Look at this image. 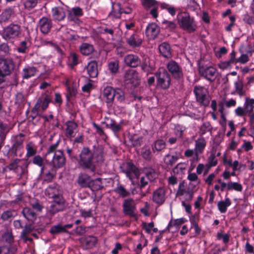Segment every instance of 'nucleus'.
<instances>
[{
	"label": "nucleus",
	"mask_w": 254,
	"mask_h": 254,
	"mask_svg": "<svg viewBox=\"0 0 254 254\" xmlns=\"http://www.w3.org/2000/svg\"><path fill=\"white\" fill-rule=\"evenodd\" d=\"M21 33V26L14 23H11L4 27L0 32L1 36L5 41H11L18 38Z\"/></svg>",
	"instance_id": "obj_1"
},
{
	"label": "nucleus",
	"mask_w": 254,
	"mask_h": 254,
	"mask_svg": "<svg viewBox=\"0 0 254 254\" xmlns=\"http://www.w3.org/2000/svg\"><path fill=\"white\" fill-rule=\"evenodd\" d=\"M156 77V86L158 88L166 89L171 84V77L168 72L164 68H160L155 74Z\"/></svg>",
	"instance_id": "obj_2"
},
{
	"label": "nucleus",
	"mask_w": 254,
	"mask_h": 254,
	"mask_svg": "<svg viewBox=\"0 0 254 254\" xmlns=\"http://www.w3.org/2000/svg\"><path fill=\"white\" fill-rule=\"evenodd\" d=\"M193 92L197 102L204 107L208 106L210 99L206 88L202 86H195Z\"/></svg>",
	"instance_id": "obj_3"
},
{
	"label": "nucleus",
	"mask_w": 254,
	"mask_h": 254,
	"mask_svg": "<svg viewBox=\"0 0 254 254\" xmlns=\"http://www.w3.org/2000/svg\"><path fill=\"white\" fill-rule=\"evenodd\" d=\"M181 26L185 30L192 32L195 30L196 26L193 19L187 13H181L178 16Z\"/></svg>",
	"instance_id": "obj_4"
},
{
	"label": "nucleus",
	"mask_w": 254,
	"mask_h": 254,
	"mask_svg": "<svg viewBox=\"0 0 254 254\" xmlns=\"http://www.w3.org/2000/svg\"><path fill=\"white\" fill-rule=\"evenodd\" d=\"M53 199V201L48 212L52 216L59 212L64 210L66 208L65 201L62 194Z\"/></svg>",
	"instance_id": "obj_5"
},
{
	"label": "nucleus",
	"mask_w": 254,
	"mask_h": 254,
	"mask_svg": "<svg viewBox=\"0 0 254 254\" xmlns=\"http://www.w3.org/2000/svg\"><path fill=\"white\" fill-rule=\"evenodd\" d=\"M198 70L202 77L211 82L214 81L216 78L217 69L212 66H205L199 65Z\"/></svg>",
	"instance_id": "obj_6"
},
{
	"label": "nucleus",
	"mask_w": 254,
	"mask_h": 254,
	"mask_svg": "<svg viewBox=\"0 0 254 254\" xmlns=\"http://www.w3.org/2000/svg\"><path fill=\"white\" fill-rule=\"evenodd\" d=\"M167 68L172 76L176 79L180 80L183 77V72L182 67L178 63L171 60L167 64Z\"/></svg>",
	"instance_id": "obj_7"
},
{
	"label": "nucleus",
	"mask_w": 254,
	"mask_h": 254,
	"mask_svg": "<svg viewBox=\"0 0 254 254\" xmlns=\"http://www.w3.org/2000/svg\"><path fill=\"white\" fill-rule=\"evenodd\" d=\"M124 213L130 217L136 216V203L132 198L124 199L123 203Z\"/></svg>",
	"instance_id": "obj_8"
},
{
	"label": "nucleus",
	"mask_w": 254,
	"mask_h": 254,
	"mask_svg": "<svg viewBox=\"0 0 254 254\" xmlns=\"http://www.w3.org/2000/svg\"><path fill=\"white\" fill-rule=\"evenodd\" d=\"M14 67V65L11 59H0V75L2 76L9 75Z\"/></svg>",
	"instance_id": "obj_9"
},
{
	"label": "nucleus",
	"mask_w": 254,
	"mask_h": 254,
	"mask_svg": "<svg viewBox=\"0 0 254 254\" xmlns=\"http://www.w3.org/2000/svg\"><path fill=\"white\" fill-rule=\"evenodd\" d=\"M25 139V135L23 133H20L12 136L11 141L12 142V149L15 151V156H21V153L17 154V151L20 150L23 147V142Z\"/></svg>",
	"instance_id": "obj_10"
},
{
	"label": "nucleus",
	"mask_w": 254,
	"mask_h": 254,
	"mask_svg": "<svg viewBox=\"0 0 254 254\" xmlns=\"http://www.w3.org/2000/svg\"><path fill=\"white\" fill-rule=\"evenodd\" d=\"M60 142V140H58L57 142L51 145L48 148L46 156L48 157H52L53 159H62L63 157V152L61 150H57V148Z\"/></svg>",
	"instance_id": "obj_11"
},
{
	"label": "nucleus",
	"mask_w": 254,
	"mask_h": 254,
	"mask_svg": "<svg viewBox=\"0 0 254 254\" xmlns=\"http://www.w3.org/2000/svg\"><path fill=\"white\" fill-rule=\"evenodd\" d=\"M125 64L131 67H136L141 64V60L136 55L128 54L124 57Z\"/></svg>",
	"instance_id": "obj_12"
},
{
	"label": "nucleus",
	"mask_w": 254,
	"mask_h": 254,
	"mask_svg": "<svg viewBox=\"0 0 254 254\" xmlns=\"http://www.w3.org/2000/svg\"><path fill=\"white\" fill-rule=\"evenodd\" d=\"M166 191L163 188H159L153 193L152 200L158 205L162 204L165 201Z\"/></svg>",
	"instance_id": "obj_13"
},
{
	"label": "nucleus",
	"mask_w": 254,
	"mask_h": 254,
	"mask_svg": "<svg viewBox=\"0 0 254 254\" xmlns=\"http://www.w3.org/2000/svg\"><path fill=\"white\" fill-rule=\"evenodd\" d=\"M45 193L46 196L50 198H54L59 196V195H62L60 187L57 184H54L48 186L45 190Z\"/></svg>",
	"instance_id": "obj_14"
},
{
	"label": "nucleus",
	"mask_w": 254,
	"mask_h": 254,
	"mask_svg": "<svg viewBox=\"0 0 254 254\" xmlns=\"http://www.w3.org/2000/svg\"><path fill=\"white\" fill-rule=\"evenodd\" d=\"M39 27L42 33L47 34L50 32L52 27L51 20L46 17H43L39 20Z\"/></svg>",
	"instance_id": "obj_15"
},
{
	"label": "nucleus",
	"mask_w": 254,
	"mask_h": 254,
	"mask_svg": "<svg viewBox=\"0 0 254 254\" xmlns=\"http://www.w3.org/2000/svg\"><path fill=\"white\" fill-rule=\"evenodd\" d=\"M185 183L183 182L180 183L177 192V195L179 196L185 195L186 200L187 201H190L193 198V192L190 189H188L187 190H185Z\"/></svg>",
	"instance_id": "obj_16"
},
{
	"label": "nucleus",
	"mask_w": 254,
	"mask_h": 254,
	"mask_svg": "<svg viewBox=\"0 0 254 254\" xmlns=\"http://www.w3.org/2000/svg\"><path fill=\"white\" fill-rule=\"evenodd\" d=\"M159 31V27L155 23H151L146 27L145 33L149 39H154L157 37Z\"/></svg>",
	"instance_id": "obj_17"
},
{
	"label": "nucleus",
	"mask_w": 254,
	"mask_h": 254,
	"mask_svg": "<svg viewBox=\"0 0 254 254\" xmlns=\"http://www.w3.org/2000/svg\"><path fill=\"white\" fill-rule=\"evenodd\" d=\"M125 165L126 174L130 180L132 179V174H134L136 177H138L139 176L138 169L132 163L128 162Z\"/></svg>",
	"instance_id": "obj_18"
},
{
	"label": "nucleus",
	"mask_w": 254,
	"mask_h": 254,
	"mask_svg": "<svg viewBox=\"0 0 254 254\" xmlns=\"http://www.w3.org/2000/svg\"><path fill=\"white\" fill-rule=\"evenodd\" d=\"M124 125V121L122 120L120 123L117 124L112 119H107L106 127L110 128L115 133H117L122 129V127Z\"/></svg>",
	"instance_id": "obj_19"
},
{
	"label": "nucleus",
	"mask_w": 254,
	"mask_h": 254,
	"mask_svg": "<svg viewBox=\"0 0 254 254\" xmlns=\"http://www.w3.org/2000/svg\"><path fill=\"white\" fill-rule=\"evenodd\" d=\"M127 44L132 48H136L140 46L142 43V39L136 33H133L129 37L126 38Z\"/></svg>",
	"instance_id": "obj_20"
},
{
	"label": "nucleus",
	"mask_w": 254,
	"mask_h": 254,
	"mask_svg": "<svg viewBox=\"0 0 254 254\" xmlns=\"http://www.w3.org/2000/svg\"><path fill=\"white\" fill-rule=\"evenodd\" d=\"M76 181L79 186L82 188H88L91 186L92 179L86 174H79Z\"/></svg>",
	"instance_id": "obj_21"
},
{
	"label": "nucleus",
	"mask_w": 254,
	"mask_h": 254,
	"mask_svg": "<svg viewBox=\"0 0 254 254\" xmlns=\"http://www.w3.org/2000/svg\"><path fill=\"white\" fill-rule=\"evenodd\" d=\"M98 64L95 61L90 62L86 66V70L89 76L91 78L96 77L98 75Z\"/></svg>",
	"instance_id": "obj_22"
},
{
	"label": "nucleus",
	"mask_w": 254,
	"mask_h": 254,
	"mask_svg": "<svg viewBox=\"0 0 254 254\" xmlns=\"http://www.w3.org/2000/svg\"><path fill=\"white\" fill-rule=\"evenodd\" d=\"M115 89L111 86H107L103 91L104 98H106V102L110 106L112 105L114 101Z\"/></svg>",
	"instance_id": "obj_23"
},
{
	"label": "nucleus",
	"mask_w": 254,
	"mask_h": 254,
	"mask_svg": "<svg viewBox=\"0 0 254 254\" xmlns=\"http://www.w3.org/2000/svg\"><path fill=\"white\" fill-rule=\"evenodd\" d=\"M83 14L82 9L79 7H74L69 11L67 18L70 21H75L77 19L76 17H80Z\"/></svg>",
	"instance_id": "obj_24"
},
{
	"label": "nucleus",
	"mask_w": 254,
	"mask_h": 254,
	"mask_svg": "<svg viewBox=\"0 0 254 254\" xmlns=\"http://www.w3.org/2000/svg\"><path fill=\"white\" fill-rule=\"evenodd\" d=\"M81 243L86 249H90L93 247L97 242V239L94 236H87L82 238Z\"/></svg>",
	"instance_id": "obj_25"
},
{
	"label": "nucleus",
	"mask_w": 254,
	"mask_h": 254,
	"mask_svg": "<svg viewBox=\"0 0 254 254\" xmlns=\"http://www.w3.org/2000/svg\"><path fill=\"white\" fill-rule=\"evenodd\" d=\"M159 50L164 57L166 58H171V47L168 43L166 42L162 43L159 46Z\"/></svg>",
	"instance_id": "obj_26"
},
{
	"label": "nucleus",
	"mask_w": 254,
	"mask_h": 254,
	"mask_svg": "<svg viewBox=\"0 0 254 254\" xmlns=\"http://www.w3.org/2000/svg\"><path fill=\"white\" fill-rule=\"evenodd\" d=\"M34 210L30 207H26L23 209L22 213L24 217L28 220L34 221L37 218V214Z\"/></svg>",
	"instance_id": "obj_27"
},
{
	"label": "nucleus",
	"mask_w": 254,
	"mask_h": 254,
	"mask_svg": "<svg viewBox=\"0 0 254 254\" xmlns=\"http://www.w3.org/2000/svg\"><path fill=\"white\" fill-rule=\"evenodd\" d=\"M79 50L82 55L88 56L94 51V48L92 44L83 43L80 46Z\"/></svg>",
	"instance_id": "obj_28"
},
{
	"label": "nucleus",
	"mask_w": 254,
	"mask_h": 254,
	"mask_svg": "<svg viewBox=\"0 0 254 254\" xmlns=\"http://www.w3.org/2000/svg\"><path fill=\"white\" fill-rule=\"evenodd\" d=\"M205 141L203 139H199L195 142V155L197 159L199 157V154H201L205 146Z\"/></svg>",
	"instance_id": "obj_29"
},
{
	"label": "nucleus",
	"mask_w": 254,
	"mask_h": 254,
	"mask_svg": "<svg viewBox=\"0 0 254 254\" xmlns=\"http://www.w3.org/2000/svg\"><path fill=\"white\" fill-rule=\"evenodd\" d=\"M51 102V98L47 95L44 96L43 98H39L36 103L38 104V108H41L42 110L45 111L48 107L49 103Z\"/></svg>",
	"instance_id": "obj_30"
},
{
	"label": "nucleus",
	"mask_w": 254,
	"mask_h": 254,
	"mask_svg": "<svg viewBox=\"0 0 254 254\" xmlns=\"http://www.w3.org/2000/svg\"><path fill=\"white\" fill-rule=\"evenodd\" d=\"M125 80L127 83H133L137 79V73L133 69L127 70L124 76Z\"/></svg>",
	"instance_id": "obj_31"
},
{
	"label": "nucleus",
	"mask_w": 254,
	"mask_h": 254,
	"mask_svg": "<svg viewBox=\"0 0 254 254\" xmlns=\"http://www.w3.org/2000/svg\"><path fill=\"white\" fill-rule=\"evenodd\" d=\"M52 15L54 18L57 20L61 21L65 17V14L64 9L61 7H55L52 9Z\"/></svg>",
	"instance_id": "obj_32"
},
{
	"label": "nucleus",
	"mask_w": 254,
	"mask_h": 254,
	"mask_svg": "<svg viewBox=\"0 0 254 254\" xmlns=\"http://www.w3.org/2000/svg\"><path fill=\"white\" fill-rule=\"evenodd\" d=\"M254 99H250L249 98H246V101L244 103V108L246 115H250L253 113L254 108Z\"/></svg>",
	"instance_id": "obj_33"
},
{
	"label": "nucleus",
	"mask_w": 254,
	"mask_h": 254,
	"mask_svg": "<svg viewBox=\"0 0 254 254\" xmlns=\"http://www.w3.org/2000/svg\"><path fill=\"white\" fill-rule=\"evenodd\" d=\"M66 135L68 138L74 136L75 130L77 128V125L73 122H69L66 124Z\"/></svg>",
	"instance_id": "obj_34"
},
{
	"label": "nucleus",
	"mask_w": 254,
	"mask_h": 254,
	"mask_svg": "<svg viewBox=\"0 0 254 254\" xmlns=\"http://www.w3.org/2000/svg\"><path fill=\"white\" fill-rule=\"evenodd\" d=\"M79 165L83 169H89L94 172L95 169V165L92 162V160H79Z\"/></svg>",
	"instance_id": "obj_35"
},
{
	"label": "nucleus",
	"mask_w": 254,
	"mask_h": 254,
	"mask_svg": "<svg viewBox=\"0 0 254 254\" xmlns=\"http://www.w3.org/2000/svg\"><path fill=\"white\" fill-rule=\"evenodd\" d=\"M29 204L33 210L38 212H41L43 208V206L39 200L34 197L30 199Z\"/></svg>",
	"instance_id": "obj_36"
},
{
	"label": "nucleus",
	"mask_w": 254,
	"mask_h": 254,
	"mask_svg": "<svg viewBox=\"0 0 254 254\" xmlns=\"http://www.w3.org/2000/svg\"><path fill=\"white\" fill-rule=\"evenodd\" d=\"M12 10L10 8L5 9L0 14V23L7 22L11 16Z\"/></svg>",
	"instance_id": "obj_37"
},
{
	"label": "nucleus",
	"mask_w": 254,
	"mask_h": 254,
	"mask_svg": "<svg viewBox=\"0 0 254 254\" xmlns=\"http://www.w3.org/2000/svg\"><path fill=\"white\" fill-rule=\"evenodd\" d=\"M16 213L14 210H8L3 212L0 216V219L3 221H11L15 216Z\"/></svg>",
	"instance_id": "obj_38"
},
{
	"label": "nucleus",
	"mask_w": 254,
	"mask_h": 254,
	"mask_svg": "<svg viewBox=\"0 0 254 254\" xmlns=\"http://www.w3.org/2000/svg\"><path fill=\"white\" fill-rule=\"evenodd\" d=\"M231 204V200L229 198H226L225 200H222L218 203V208L221 213H225L227 207Z\"/></svg>",
	"instance_id": "obj_39"
},
{
	"label": "nucleus",
	"mask_w": 254,
	"mask_h": 254,
	"mask_svg": "<svg viewBox=\"0 0 254 254\" xmlns=\"http://www.w3.org/2000/svg\"><path fill=\"white\" fill-rule=\"evenodd\" d=\"M103 150L101 146H93V149L91 152V156L89 159H94L96 158L103 157Z\"/></svg>",
	"instance_id": "obj_40"
},
{
	"label": "nucleus",
	"mask_w": 254,
	"mask_h": 254,
	"mask_svg": "<svg viewBox=\"0 0 254 254\" xmlns=\"http://www.w3.org/2000/svg\"><path fill=\"white\" fill-rule=\"evenodd\" d=\"M115 191L122 198H125L129 196L130 195V192L127 190L124 186L121 185L117 187L115 190Z\"/></svg>",
	"instance_id": "obj_41"
},
{
	"label": "nucleus",
	"mask_w": 254,
	"mask_h": 254,
	"mask_svg": "<svg viewBox=\"0 0 254 254\" xmlns=\"http://www.w3.org/2000/svg\"><path fill=\"white\" fill-rule=\"evenodd\" d=\"M37 71V69L36 67L32 66V67H28L25 68L23 70V77L24 78L28 79L34 75L36 74Z\"/></svg>",
	"instance_id": "obj_42"
},
{
	"label": "nucleus",
	"mask_w": 254,
	"mask_h": 254,
	"mask_svg": "<svg viewBox=\"0 0 254 254\" xmlns=\"http://www.w3.org/2000/svg\"><path fill=\"white\" fill-rule=\"evenodd\" d=\"M108 69L112 74H115L119 71V62L118 61H111L108 63Z\"/></svg>",
	"instance_id": "obj_43"
},
{
	"label": "nucleus",
	"mask_w": 254,
	"mask_h": 254,
	"mask_svg": "<svg viewBox=\"0 0 254 254\" xmlns=\"http://www.w3.org/2000/svg\"><path fill=\"white\" fill-rule=\"evenodd\" d=\"M27 153L26 156L27 157H31L35 155L36 153L37 150L35 146L32 142H29L26 145Z\"/></svg>",
	"instance_id": "obj_44"
},
{
	"label": "nucleus",
	"mask_w": 254,
	"mask_h": 254,
	"mask_svg": "<svg viewBox=\"0 0 254 254\" xmlns=\"http://www.w3.org/2000/svg\"><path fill=\"white\" fill-rule=\"evenodd\" d=\"M243 187L241 184L237 182H229L228 183V190H235L237 191H242Z\"/></svg>",
	"instance_id": "obj_45"
},
{
	"label": "nucleus",
	"mask_w": 254,
	"mask_h": 254,
	"mask_svg": "<svg viewBox=\"0 0 254 254\" xmlns=\"http://www.w3.org/2000/svg\"><path fill=\"white\" fill-rule=\"evenodd\" d=\"M114 94V99H117L118 102H122L125 100L124 92L121 89H115Z\"/></svg>",
	"instance_id": "obj_46"
},
{
	"label": "nucleus",
	"mask_w": 254,
	"mask_h": 254,
	"mask_svg": "<svg viewBox=\"0 0 254 254\" xmlns=\"http://www.w3.org/2000/svg\"><path fill=\"white\" fill-rule=\"evenodd\" d=\"M2 238L5 242L10 243L13 241V236L12 233V230L10 229H7L2 235Z\"/></svg>",
	"instance_id": "obj_47"
},
{
	"label": "nucleus",
	"mask_w": 254,
	"mask_h": 254,
	"mask_svg": "<svg viewBox=\"0 0 254 254\" xmlns=\"http://www.w3.org/2000/svg\"><path fill=\"white\" fill-rule=\"evenodd\" d=\"M28 42L26 41L21 42L17 48L18 53L24 54L28 52Z\"/></svg>",
	"instance_id": "obj_48"
},
{
	"label": "nucleus",
	"mask_w": 254,
	"mask_h": 254,
	"mask_svg": "<svg viewBox=\"0 0 254 254\" xmlns=\"http://www.w3.org/2000/svg\"><path fill=\"white\" fill-rule=\"evenodd\" d=\"M235 87L236 92L239 96H242L245 95V92L243 89V84L241 81L239 80L236 82Z\"/></svg>",
	"instance_id": "obj_49"
},
{
	"label": "nucleus",
	"mask_w": 254,
	"mask_h": 254,
	"mask_svg": "<svg viewBox=\"0 0 254 254\" xmlns=\"http://www.w3.org/2000/svg\"><path fill=\"white\" fill-rule=\"evenodd\" d=\"M50 232L53 235L58 234L60 233H65L63 226L59 224L53 226L50 229Z\"/></svg>",
	"instance_id": "obj_50"
},
{
	"label": "nucleus",
	"mask_w": 254,
	"mask_h": 254,
	"mask_svg": "<svg viewBox=\"0 0 254 254\" xmlns=\"http://www.w3.org/2000/svg\"><path fill=\"white\" fill-rule=\"evenodd\" d=\"M117 5L118 7L119 15L115 16L116 18H120L122 13H124L125 14H129L131 12V9L129 7L122 8L121 7V4L119 2L117 3Z\"/></svg>",
	"instance_id": "obj_51"
},
{
	"label": "nucleus",
	"mask_w": 254,
	"mask_h": 254,
	"mask_svg": "<svg viewBox=\"0 0 254 254\" xmlns=\"http://www.w3.org/2000/svg\"><path fill=\"white\" fill-rule=\"evenodd\" d=\"M9 52V48L7 44L3 43L0 45V57L7 55Z\"/></svg>",
	"instance_id": "obj_52"
},
{
	"label": "nucleus",
	"mask_w": 254,
	"mask_h": 254,
	"mask_svg": "<svg viewBox=\"0 0 254 254\" xmlns=\"http://www.w3.org/2000/svg\"><path fill=\"white\" fill-rule=\"evenodd\" d=\"M64 163V160H51L49 164L54 168L58 169L62 167Z\"/></svg>",
	"instance_id": "obj_53"
},
{
	"label": "nucleus",
	"mask_w": 254,
	"mask_h": 254,
	"mask_svg": "<svg viewBox=\"0 0 254 254\" xmlns=\"http://www.w3.org/2000/svg\"><path fill=\"white\" fill-rule=\"evenodd\" d=\"M91 185L96 190H101L103 188L101 178H97L94 180H92Z\"/></svg>",
	"instance_id": "obj_54"
},
{
	"label": "nucleus",
	"mask_w": 254,
	"mask_h": 254,
	"mask_svg": "<svg viewBox=\"0 0 254 254\" xmlns=\"http://www.w3.org/2000/svg\"><path fill=\"white\" fill-rule=\"evenodd\" d=\"M26 101V98L23 94L21 92L17 93L15 97V103L18 105L23 104Z\"/></svg>",
	"instance_id": "obj_55"
},
{
	"label": "nucleus",
	"mask_w": 254,
	"mask_h": 254,
	"mask_svg": "<svg viewBox=\"0 0 254 254\" xmlns=\"http://www.w3.org/2000/svg\"><path fill=\"white\" fill-rule=\"evenodd\" d=\"M38 0H26L24 2L25 7L27 9L34 8L37 4Z\"/></svg>",
	"instance_id": "obj_56"
},
{
	"label": "nucleus",
	"mask_w": 254,
	"mask_h": 254,
	"mask_svg": "<svg viewBox=\"0 0 254 254\" xmlns=\"http://www.w3.org/2000/svg\"><path fill=\"white\" fill-rule=\"evenodd\" d=\"M162 24L165 28L170 30L174 29L176 27V24L175 22L166 20L163 21Z\"/></svg>",
	"instance_id": "obj_57"
},
{
	"label": "nucleus",
	"mask_w": 254,
	"mask_h": 254,
	"mask_svg": "<svg viewBox=\"0 0 254 254\" xmlns=\"http://www.w3.org/2000/svg\"><path fill=\"white\" fill-rule=\"evenodd\" d=\"M229 163L230 166L233 168V171H235L237 170H243L245 168V165L239 164L238 161L235 160L233 163H232L231 161H229Z\"/></svg>",
	"instance_id": "obj_58"
},
{
	"label": "nucleus",
	"mask_w": 254,
	"mask_h": 254,
	"mask_svg": "<svg viewBox=\"0 0 254 254\" xmlns=\"http://www.w3.org/2000/svg\"><path fill=\"white\" fill-rule=\"evenodd\" d=\"M141 2L145 8H149L154 6L157 2L155 0H141Z\"/></svg>",
	"instance_id": "obj_59"
},
{
	"label": "nucleus",
	"mask_w": 254,
	"mask_h": 254,
	"mask_svg": "<svg viewBox=\"0 0 254 254\" xmlns=\"http://www.w3.org/2000/svg\"><path fill=\"white\" fill-rule=\"evenodd\" d=\"M19 160H15L12 163H11L9 165L6 166L4 168V170L5 171L15 170L17 168V167H18V165H17V164L18 163V161H19Z\"/></svg>",
	"instance_id": "obj_60"
},
{
	"label": "nucleus",
	"mask_w": 254,
	"mask_h": 254,
	"mask_svg": "<svg viewBox=\"0 0 254 254\" xmlns=\"http://www.w3.org/2000/svg\"><path fill=\"white\" fill-rule=\"evenodd\" d=\"M236 63L233 62L232 61L229 60L228 61L220 63L219 64L218 66L221 69H225L231 67L232 65Z\"/></svg>",
	"instance_id": "obj_61"
},
{
	"label": "nucleus",
	"mask_w": 254,
	"mask_h": 254,
	"mask_svg": "<svg viewBox=\"0 0 254 254\" xmlns=\"http://www.w3.org/2000/svg\"><path fill=\"white\" fill-rule=\"evenodd\" d=\"M69 60L70 61V65L72 67L78 64V56L75 53H70Z\"/></svg>",
	"instance_id": "obj_62"
},
{
	"label": "nucleus",
	"mask_w": 254,
	"mask_h": 254,
	"mask_svg": "<svg viewBox=\"0 0 254 254\" xmlns=\"http://www.w3.org/2000/svg\"><path fill=\"white\" fill-rule=\"evenodd\" d=\"M243 20L245 23L249 25H252L254 23V18L248 13L243 15Z\"/></svg>",
	"instance_id": "obj_63"
},
{
	"label": "nucleus",
	"mask_w": 254,
	"mask_h": 254,
	"mask_svg": "<svg viewBox=\"0 0 254 254\" xmlns=\"http://www.w3.org/2000/svg\"><path fill=\"white\" fill-rule=\"evenodd\" d=\"M165 147V142L164 140L160 139L158 140L154 143V148L157 151H160L164 148Z\"/></svg>",
	"instance_id": "obj_64"
}]
</instances>
